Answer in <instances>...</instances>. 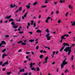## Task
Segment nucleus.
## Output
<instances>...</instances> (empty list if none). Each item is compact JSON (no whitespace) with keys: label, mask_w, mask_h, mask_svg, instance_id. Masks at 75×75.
I'll use <instances>...</instances> for the list:
<instances>
[{"label":"nucleus","mask_w":75,"mask_h":75,"mask_svg":"<svg viewBox=\"0 0 75 75\" xmlns=\"http://www.w3.org/2000/svg\"><path fill=\"white\" fill-rule=\"evenodd\" d=\"M23 42H22V45H27V40L26 39H25L23 40Z\"/></svg>","instance_id":"obj_5"},{"label":"nucleus","mask_w":75,"mask_h":75,"mask_svg":"<svg viewBox=\"0 0 75 75\" xmlns=\"http://www.w3.org/2000/svg\"><path fill=\"white\" fill-rule=\"evenodd\" d=\"M61 19H59L58 20L57 23L58 24H60V23H61Z\"/></svg>","instance_id":"obj_22"},{"label":"nucleus","mask_w":75,"mask_h":75,"mask_svg":"<svg viewBox=\"0 0 75 75\" xmlns=\"http://www.w3.org/2000/svg\"><path fill=\"white\" fill-rule=\"evenodd\" d=\"M5 38H8L9 37V35H6L5 36Z\"/></svg>","instance_id":"obj_28"},{"label":"nucleus","mask_w":75,"mask_h":75,"mask_svg":"<svg viewBox=\"0 0 75 75\" xmlns=\"http://www.w3.org/2000/svg\"><path fill=\"white\" fill-rule=\"evenodd\" d=\"M64 51H66L67 52V51H71V47H67L64 50Z\"/></svg>","instance_id":"obj_4"},{"label":"nucleus","mask_w":75,"mask_h":75,"mask_svg":"<svg viewBox=\"0 0 75 75\" xmlns=\"http://www.w3.org/2000/svg\"><path fill=\"white\" fill-rule=\"evenodd\" d=\"M65 0H60L59 1V3H65Z\"/></svg>","instance_id":"obj_8"},{"label":"nucleus","mask_w":75,"mask_h":75,"mask_svg":"<svg viewBox=\"0 0 75 75\" xmlns=\"http://www.w3.org/2000/svg\"><path fill=\"white\" fill-rule=\"evenodd\" d=\"M6 49H5L2 50V52H4L6 51Z\"/></svg>","instance_id":"obj_39"},{"label":"nucleus","mask_w":75,"mask_h":75,"mask_svg":"<svg viewBox=\"0 0 75 75\" xmlns=\"http://www.w3.org/2000/svg\"><path fill=\"white\" fill-rule=\"evenodd\" d=\"M10 7L11 8H13V7H14V5H13L12 4H11L10 5Z\"/></svg>","instance_id":"obj_23"},{"label":"nucleus","mask_w":75,"mask_h":75,"mask_svg":"<svg viewBox=\"0 0 75 75\" xmlns=\"http://www.w3.org/2000/svg\"><path fill=\"white\" fill-rule=\"evenodd\" d=\"M46 63H47V61L45 60V61L43 62V64H46Z\"/></svg>","instance_id":"obj_31"},{"label":"nucleus","mask_w":75,"mask_h":75,"mask_svg":"<svg viewBox=\"0 0 75 75\" xmlns=\"http://www.w3.org/2000/svg\"><path fill=\"white\" fill-rule=\"evenodd\" d=\"M33 24H34V21L33 20L31 21V23H30V25H33Z\"/></svg>","instance_id":"obj_21"},{"label":"nucleus","mask_w":75,"mask_h":75,"mask_svg":"<svg viewBox=\"0 0 75 75\" xmlns=\"http://www.w3.org/2000/svg\"><path fill=\"white\" fill-rule=\"evenodd\" d=\"M42 52H43V50H40V53H42Z\"/></svg>","instance_id":"obj_58"},{"label":"nucleus","mask_w":75,"mask_h":75,"mask_svg":"<svg viewBox=\"0 0 75 75\" xmlns=\"http://www.w3.org/2000/svg\"><path fill=\"white\" fill-rule=\"evenodd\" d=\"M39 49V46H37L36 47V50H38Z\"/></svg>","instance_id":"obj_43"},{"label":"nucleus","mask_w":75,"mask_h":75,"mask_svg":"<svg viewBox=\"0 0 75 75\" xmlns=\"http://www.w3.org/2000/svg\"><path fill=\"white\" fill-rule=\"evenodd\" d=\"M41 15H39V16L38 17L39 18H41Z\"/></svg>","instance_id":"obj_56"},{"label":"nucleus","mask_w":75,"mask_h":75,"mask_svg":"<svg viewBox=\"0 0 75 75\" xmlns=\"http://www.w3.org/2000/svg\"><path fill=\"white\" fill-rule=\"evenodd\" d=\"M71 25L72 26H75V21L74 22H71Z\"/></svg>","instance_id":"obj_12"},{"label":"nucleus","mask_w":75,"mask_h":75,"mask_svg":"<svg viewBox=\"0 0 75 75\" xmlns=\"http://www.w3.org/2000/svg\"><path fill=\"white\" fill-rule=\"evenodd\" d=\"M34 42V39L33 40H29V42H31L32 43Z\"/></svg>","instance_id":"obj_15"},{"label":"nucleus","mask_w":75,"mask_h":75,"mask_svg":"<svg viewBox=\"0 0 75 75\" xmlns=\"http://www.w3.org/2000/svg\"><path fill=\"white\" fill-rule=\"evenodd\" d=\"M43 57V55H41L40 56V59L42 58Z\"/></svg>","instance_id":"obj_42"},{"label":"nucleus","mask_w":75,"mask_h":75,"mask_svg":"<svg viewBox=\"0 0 75 75\" xmlns=\"http://www.w3.org/2000/svg\"><path fill=\"white\" fill-rule=\"evenodd\" d=\"M4 64H5L6 65H7V64H8V62H5Z\"/></svg>","instance_id":"obj_44"},{"label":"nucleus","mask_w":75,"mask_h":75,"mask_svg":"<svg viewBox=\"0 0 75 75\" xmlns=\"http://www.w3.org/2000/svg\"><path fill=\"white\" fill-rule=\"evenodd\" d=\"M8 56V54H4L2 55V58H4L5 56Z\"/></svg>","instance_id":"obj_20"},{"label":"nucleus","mask_w":75,"mask_h":75,"mask_svg":"<svg viewBox=\"0 0 75 75\" xmlns=\"http://www.w3.org/2000/svg\"><path fill=\"white\" fill-rule=\"evenodd\" d=\"M19 33H20V34H22V33H24L23 31L19 32Z\"/></svg>","instance_id":"obj_45"},{"label":"nucleus","mask_w":75,"mask_h":75,"mask_svg":"<svg viewBox=\"0 0 75 75\" xmlns=\"http://www.w3.org/2000/svg\"><path fill=\"white\" fill-rule=\"evenodd\" d=\"M35 65V63H31L30 64V68H31L32 67H33V65Z\"/></svg>","instance_id":"obj_6"},{"label":"nucleus","mask_w":75,"mask_h":75,"mask_svg":"<svg viewBox=\"0 0 75 75\" xmlns=\"http://www.w3.org/2000/svg\"><path fill=\"white\" fill-rule=\"evenodd\" d=\"M22 9V7H20L18 9V11H20V10H21Z\"/></svg>","instance_id":"obj_46"},{"label":"nucleus","mask_w":75,"mask_h":75,"mask_svg":"<svg viewBox=\"0 0 75 75\" xmlns=\"http://www.w3.org/2000/svg\"><path fill=\"white\" fill-rule=\"evenodd\" d=\"M59 11H56V13L57 14H58V13H59Z\"/></svg>","instance_id":"obj_61"},{"label":"nucleus","mask_w":75,"mask_h":75,"mask_svg":"<svg viewBox=\"0 0 75 75\" xmlns=\"http://www.w3.org/2000/svg\"><path fill=\"white\" fill-rule=\"evenodd\" d=\"M22 75H27V73H25L24 74H23Z\"/></svg>","instance_id":"obj_64"},{"label":"nucleus","mask_w":75,"mask_h":75,"mask_svg":"<svg viewBox=\"0 0 75 75\" xmlns=\"http://www.w3.org/2000/svg\"><path fill=\"white\" fill-rule=\"evenodd\" d=\"M48 57H46L45 59V60L46 61H47V60L48 59Z\"/></svg>","instance_id":"obj_36"},{"label":"nucleus","mask_w":75,"mask_h":75,"mask_svg":"<svg viewBox=\"0 0 75 75\" xmlns=\"http://www.w3.org/2000/svg\"><path fill=\"white\" fill-rule=\"evenodd\" d=\"M31 70H35V68L34 67H33L31 68Z\"/></svg>","instance_id":"obj_26"},{"label":"nucleus","mask_w":75,"mask_h":75,"mask_svg":"<svg viewBox=\"0 0 75 75\" xmlns=\"http://www.w3.org/2000/svg\"><path fill=\"white\" fill-rule=\"evenodd\" d=\"M69 72V70H67V69H66L64 71L65 73H67V72Z\"/></svg>","instance_id":"obj_35"},{"label":"nucleus","mask_w":75,"mask_h":75,"mask_svg":"<svg viewBox=\"0 0 75 75\" xmlns=\"http://www.w3.org/2000/svg\"><path fill=\"white\" fill-rule=\"evenodd\" d=\"M27 13H26L24 15V17H27Z\"/></svg>","instance_id":"obj_50"},{"label":"nucleus","mask_w":75,"mask_h":75,"mask_svg":"<svg viewBox=\"0 0 75 75\" xmlns=\"http://www.w3.org/2000/svg\"><path fill=\"white\" fill-rule=\"evenodd\" d=\"M21 52V49H20V50H18V52Z\"/></svg>","instance_id":"obj_52"},{"label":"nucleus","mask_w":75,"mask_h":75,"mask_svg":"<svg viewBox=\"0 0 75 75\" xmlns=\"http://www.w3.org/2000/svg\"><path fill=\"white\" fill-rule=\"evenodd\" d=\"M11 15H10L9 16H6V17H5V18L6 19H10V18H11Z\"/></svg>","instance_id":"obj_10"},{"label":"nucleus","mask_w":75,"mask_h":75,"mask_svg":"<svg viewBox=\"0 0 75 75\" xmlns=\"http://www.w3.org/2000/svg\"><path fill=\"white\" fill-rule=\"evenodd\" d=\"M13 28H18V26H15V25H13Z\"/></svg>","instance_id":"obj_24"},{"label":"nucleus","mask_w":75,"mask_h":75,"mask_svg":"<svg viewBox=\"0 0 75 75\" xmlns=\"http://www.w3.org/2000/svg\"><path fill=\"white\" fill-rule=\"evenodd\" d=\"M74 45H75V44H72V46L70 47H71V48H72V47H74Z\"/></svg>","instance_id":"obj_48"},{"label":"nucleus","mask_w":75,"mask_h":75,"mask_svg":"<svg viewBox=\"0 0 75 75\" xmlns=\"http://www.w3.org/2000/svg\"><path fill=\"white\" fill-rule=\"evenodd\" d=\"M11 24L12 25H15V23L14 22H12L11 23Z\"/></svg>","instance_id":"obj_29"},{"label":"nucleus","mask_w":75,"mask_h":75,"mask_svg":"<svg viewBox=\"0 0 75 75\" xmlns=\"http://www.w3.org/2000/svg\"><path fill=\"white\" fill-rule=\"evenodd\" d=\"M35 70H36L37 71H40V68L38 67H37L35 69Z\"/></svg>","instance_id":"obj_16"},{"label":"nucleus","mask_w":75,"mask_h":75,"mask_svg":"<svg viewBox=\"0 0 75 75\" xmlns=\"http://www.w3.org/2000/svg\"><path fill=\"white\" fill-rule=\"evenodd\" d=\"M62 45H63L64 47L65 46H68V47H69V45L68 44V43H64L62 44Z\"/></svg>","instance_id":"obj_11"},{"label":"nucleus","mask_w":75,"mask_h":75,"mask_svg":"<svg viewBox=\"0 0 75 75\" xmlns=\"http://www.w3.org/2000/svg\"><path fill=\"white\" fill-rule=\"evenodd\" d=\"M20 72H24V69H22L20 70Z\"/></svg>","instance_id":"obj_17"},{"label":"nucleus","mask_w":75,"mask_h":75,"mask_svg":"<svg viewBox=\"0 0 75 75\" xmlns=\"http://www.w3.org/2000/svg\"><path fill=\"white\" fill-rule=\"evenodd\" d=\"M31 4V3H30L28 4V5L26 6V8H30V6Z\"/></svg>","instance_id":"obj_7"},{"label":"nucleus","mask_w":75,"mask_h":75,"mask_svg":"<svg viewBox=\"0 0 75 75\" xmlns=\"http://www.w3.org/2000/svg\"><path fill=\"white\" fill-rule=\"evenodd\" d=\"M2 63H3L2 61L0 62V65H1L2 64Z\"/></svg>","instance_id":"obj_59"},{"label":"nucleus","mask_w":75,"mask_h":75,"mask_svg":"<svg viewBox=\"0 0 75 75\" xmlns=\"http://www.w3.org/2000/svg\"><path fill=\"white\" fill-rule=\"evenodd\" d=\"M36 33H41V31L39 29V30H37L36 31Z\"/></svg>","instance_id":"obj_19"},{"label":"nucleus","mask_w":75,"mask_h":75,"mask_svg":"<svg viewBox=\"0 0 75 75\" xmlns=\"http://www.w3.org/2000/svg\"><path fill=\"white\" fill-rule=\"evenodd\" d=\"M6 42L4 41H2L1 42V43L0 44V48L1 47V45L3 44H6Z\"/></svg>","instance_id":"obj_9"},{"label":"nucleus","mask_w":75,"mask_h":75,"mask_svg":"<svg viewBox=\"0 0 75 75\" xmlns=\"http://www.w3.org/2000/svg\"><path fill=\"white\" fill-rule=\"evenodd\" d=\"M14 21V20L13 19L11 18L9 19V21Z\"/></svg>","instance_id":"obj_30"},{"label":"nucleus","mask_w":75,"mask_h":75,"mask_svg":"<svg viewBox=\"0 0 75 75\" xmlns=\"http://www.w3.org/2000/svg\"><path fill=\"white\" fill-rule=\"evenodd\" d=\"M66 35V37H69V35H67V34H65L63 35H62V36L61 37V40L60 41V42H62V40H66V38H64L65 36Z\"/></svg>","instance_id":"obj_3"},{"label":"nucleus","mask_w":75,"mask_h":75,"mask_svg":"<svg viewBox=\"0 0 75 75\" xmlns=\"http://www.w3.org/2000/svg\"><path fill=\"white\" fill-rule=\"evenodd\" d=\"M66 59H65L64 61H63L62 62V64L61 65V68H64V66L65 65H67L68 64V62H66Z\"/></svg>","instance_id":"obj_2"},{"label":"nucleus","mask_w":75,"mask_h":75,"mask_svg":"<svg viewBox=\"0 0 75 75\" xmlns=\"http://www.w3.org/2000/svg\"><path fill=\"white\" fill-rule=\"evenodd\" d=\"M3 23V19H1L0 21V24H2Z\"/></svg>","instance_id":"obj_47"},{"label":"nucleus","mask_w":75,"mask_h":75,"mask_svg":"<svg viewBox=\"0 0 75 75\" xmlns=\"http://www.w3.org/2000/svg\"><path fill=\"white\" fill-rule=\"evenodd\" d=\"M33 27H34V28L36 27V23H34V24H33Z\"/></svg>","instance_id":"obj_27"},{"label":"nucleus","mask_w":75,"mask_h":75,"mask_svg":"<svg viewBox=\"0 0 75 75\" xmlns=\"http://www.w3.org/2000/svg\"><path fill=\"white\" fill-rule=\"evenodd\" d=\"M11 71H10L9 72H8V73H7V74L10 75L11 74Z\"/></svg>","instance_id":"obj_40"},{"label":"nucleus","mask_w":75,"mask_h":75,"mask_svg":"<svg viewBox=\"0 0 75 75\" xmlns=\"http://www.w3.org/2000/svg\"><path fill=\"white\" fill-rule=\"evenodd\" d=\"M71 51L69 52H68V53L67 54L68 55H70V53H71Z\"/></svg>","instance_id":"obj_49"},{"label":"nucleus","mask_w":75,"mask_h":75,"mask_svg":"<svg viewBox=\"0 0 75 75\" xmlns=\"http://www.w3.org/2000/svg\"><path fill=\"white\" fill-rule=\"evenodd\" d=\"M71 33L72 32L71 31L68 32V34H71Z\"/></svg>","instance_id":"obj_62"},{"label":"nucleus","mask_w":75,"mask_h":75,"mask_svg":"<svg viewBox=\"0 0 75 75\" xmlns=\"http://www.w3.org/2000/svg\"><path fill=\"white\" fill-rule=\"evenodd\" d=\"M65 47L64 46L63 47H62L61 48V49L60 50V52H61L62 51V50H63L64 48V47Z\"/></svg>","instance_id":"obj_18"},{"label":"nucleus","mask_w":75,"mask_h":75,"mask_svg":"<svg viewBox=\"0 0 75 75\" xmlns=\"http://www.w3.org/2000/svg\"><path fill=\"white\" fill-rule=\"evenodd\" d=\"M50 18H51L48 17L47 18L46 20L48 21L49 20H50Z\"/></svg>","instance_id":"obj_33"},{"label":"nucleus","mask_w":75,"mask_h":75,"mask_svg":"<svg viewBox=\"0 0 75 75\" xmlns=\"http://www.w3.org/2000/svg\"><path fill=\"white\" fill-rule=\"evenodd\" d=\"M46 23H48V21L47 20V19L46 20V21H45Z\"/></svg>","instance_id":"obj_53"},{"label":"nucleus","mask_w":75,"mask_h":75,"mask_svg":"<svg viewBox=\"0 0 75 75\" xmlns=\"http://www.w3.org/2000/svg\"><path fill=\"white\" fill-rule=\"evenodd\" d=\"M69 9H71V10H72L73 9V8L72 6L71 5H69Z\"/></svg>","instance_id":"obj_13"},{"label":"nucleus","mask_w":75,"mask_h":75,"mask_svg":"<svg viewBox=\"0 0 75 75\" xmlns=\"http://www.w3.org/2000/svg\"><path fill=\"white\" fill-rule=\"evenodd\" d=\"M47 7V5L46 6H43L41 7V8H45Z\"/></svg>","instance_id":"obj_38"},{"label":"nucleus","mask_w":75,"mask_h":75,"mask_svg":"<svg viewBox=\"0 0 75 75\" xmlns=\"http://www.w3.org/2000/svg\"><path fill=\"white\" fill-rule=\"evenodd\" d=\"M4 66H6V64L4 63L2 65V67H4Z\"/></svg>","instance_id":"obj_54"},{"label":"nucleus","mask_w":75,"mask_h":75,"mask_svg":"<svg viewBox=\"0 0 75 75\" xmlns=\"http://www.w3.org/2000/svg\"><path fill=\"white\" fill-rule=\"evenodd\" d=\"M28 27H30V23H28Z\"/></svg>","instance_id":"obj_57"},{"label":"nucleus","mask_w":75,"mask_h":75,"mask_svg":"<svg viewBox=\"0 0 75 75\" xmlns=\"http://www.w3.org/2000/svg\"><path fill=\"white\" fill-rule=\"evenodd\" d=\"M38 4V2L37 1H36L33 3V5L34 6H36V5H37V4Z\"/></svg>","instance_id":"obj_14"},{"label":"nucleus","mask_w":75,"mask_h":75,"mask_svg":"<svg viewBox=\"0 0 75 75\" xmlns=\"http://www.w3.org/2000/svg\"><path fill=\"white\" fill-rule=\"evenodd\" d=\"M54 5H56L58 4V2L57 1H55L54 2Z\"/></svg>","instance_id":"obj_25"},{"label":"nucleus","mask_w":75,"mask_h":75,"mask_svg":"<svg viewBox=\"0 0 75 75\" xmlns=\"http://www.w3.org/2000/svg\"><path fill=\"white\" fill-rule=\"evenodd\" d=\"M71 60L73 61V59H74V56H73V55H71Z\"/></svg>","instance_id":"obj_41"},{"label":"nucleus","mask_w":75,"mask_h":75,"mask_svg":"<svg viewBox=\"0 0 75 75\" xmlns=\"http://www.w3.org/2000/svg\"><path fill=\"white\" fill-rule=\"evenodd\" d=\"M68 12H67L65 14V16H66V17H67V16H68Z\"/></svg>","instance_id":"obj_34"},{"label":"nucleus","mask_w":75,"mask_h":75,"mask_svg":"<svg viewBox=\"0 0 75 75\" xmlns=\"http://www.w3.org/2000/svg\"><path fill=\"white\" fill-rule=\"evenodd\" d=\"M53 13H54V12L53 11H52L51 12V13H50V15H52Z\"/></svg>","instance_id":"obj_51"},{"label":"nucleus","mask_w":75,"mask_h":75,"mask_svg":"<svg viewBox=\"0 0 75 75\" xmlns=\"http://www.w3.org/2000/svg\"><path fill=\"white\" fill-rule=\"evenodd\" d=\"M46 32L47 33V34L45 36V37L47 38V40L49 41L51 40V36H50V34L49 33H50V30L49 29L47 28L46 30Z\"/></svg>","instance_id":"obj_1"},{"label":"nucleus","mask_w":75,"mask_h":75,"mask_svg":"<svg viewBox=\"0 0 75 75\" xmlns=\"http://www.w3.org/2000/svg\"><path fill=\"white\" fill-rule=\"evenodd\" d=\"M55 64V62H53L52 63V65H54V64Z\"/></svg>","instance_id":"obj_55"},{"label":"nucleus","mask_w":75,"mask_h":75,"mask_svg":"<svg viewBox=\"0 0 75 75\" xmlns=\"http://www.w3.org/2000/svg\"><path fill=\"white\" fill-rule=\"evenodd\" d=\"M26 54H30V52H26Z\"/></svg>","instance_id":"obj_60"},{"label":"nucleus","mask_w":75,"mask_h":75,"mask_svg":"<svg viewBox=\"0 0 75 75\" xmlns=\"http://www.w3.org/2000/svg\"><path fill=\"white\" fill-rule=\"evenodd\" d=\"M50 18H51L48 17L47 18L46 20L48 21L49 20H50Z\"/></svg>","instance_id":"obj_32"},{"label":"nucleus","mask_w":75,"mask_h":75,"mask_svg":"<svg viewBox=\"0 0 75 75\" xmlns=\"http://www.w3.org/2000/svg\"><path fill=\"white\" fill-rule=\"evenodd\" d=\"M23 42V41H18V44H20V43H21Z\"/></svg>","instance_id":"obj_37"},{"label":"nucleus","mask_w":75,"mask_h":75,"mask_svg":"<svg viewBox=\"0 0 75 75\" xmlns=\"http://www.w3.org/2000/svg\"><path fill=\"white\" fill-rule=\"evenodd\" d=\"M29 34H31V35L33 34V32H29Z\"/></svg>","instance_id":"obj_63"}]
</instances>
